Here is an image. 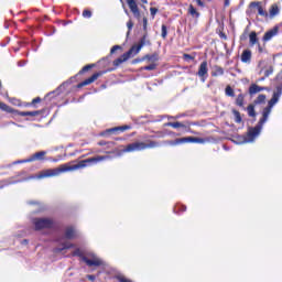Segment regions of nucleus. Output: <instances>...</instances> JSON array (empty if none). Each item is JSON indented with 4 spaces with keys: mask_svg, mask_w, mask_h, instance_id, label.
Returning a JSON list of instances; mask_svg holds the SVG:
<instances>
[{
    "mask_svg": "<svg viewBox=\"0 0 282 282\" xmlns=\"http://www.w3.org/2000/svg\"><path fill=\"white\" fill-rule=\"evenodd\" d=\"M149 21L147 20V18H143V30L147 31V25H148Z\"/></svg>",
    "mask_w": 282,
    "mask_h": 282,
    "instance_id": "47",
    "label": "nucleus"
},
{
    "mask_svg": "<svg viewBox=\"0 0 282 282\" xmlns=\"http://www.w3.org/2000/svg\"><path fill=\"white\" fill-rule=\"evenodd\" d=\"M247 111H248V116H250V118H254V116H257V112L254 111V105H249L247 107Z\"/></svg>",
    "mask_w": 282,
    "mask_h": 282,
    "instance_id": "29",
    "label": "nucleus"
},
{
    "mask_svg": "<svg viewBox=\"0 0 282 282\" xmlns=\"http://www.w3.org/2000/svg\"><path fill=\"white\" fill-rule=\"evenodd\" d=\"M246 99V96L243 94H239L236 98V105L238 107H243V100Z\"/></svg>",
    "mask_w": 282,
    "mask_h": 282,
    "instance_id": "27",
    "label": "nucleus"
},
{
    "mask_svg": "<svg viewBox=\"0 0 282 282\" xmlns=\"http://www.w3.org/2000/svg\"><path fill=\"white\" fill-rule=\"evenodd\" d=\"M155 67H158V66L152 63L148 66H144L143 69H145L147 72H153V69H155Z\"/></svg>",
    "mask_w": 282,
    "mask_h": 282,
    "instance_id": "38",
    "label": "nucleus"
},
{
    "mask_svg": "<svg viewBox=\"0 0 282 282\" xmlns=\"http://www.w3.org/2000/svg\"><path fill=\"white\" fill-rule=\"evenodd\" d=\"M37 102H41V97H36L32 100V105H36Z\"/></svg>",
    "mask_w": 282,
    "mask_h": 282,
    "instance_id": "46",
    "label": "nucleus"
},
{
    "mask_svg": "<svg viewBox=\"0 0 282 282\" xmlns=\"http://www.w3.org/2000/svg\"><path fill=\"white\" fill-rule=\"evenodd\" d=\"M250 7L256 8L260 17H264L265 19H268V11L263 9V7L261 6V2H251Z\"/></svg>",
    "mask_w": 282,
    "mask_h": 282,
    "instance_id": "15",
    "label": "nucleus"
},
{
    "mask_svg": "<svg viewBox=\"0 0 282 282\" xmlns=\"http://www.w3.org/2000/svg\"><path fill=\"white\" fill-rule=\"evenodd\" d=\"M188 14H191V17H193L194 19H199V12L197 11V9H195L193 4H189L188 7Z\"/></svg>",
    "mask_w": 282,
    "mask_h": 282,
    "instance_id": "22",
    "label": "nucleus"
},
{
    "mask_svg": "<svg viewBox=\"0 0 282 282\" xmlns=\"http://www.w3.org/2000/svg\"><path fill=\"white\" fill-rule=\"evenodd\" d=\"M83 17H84L85 19H91V11H89V10H84V11H83Z\"/></svg>",
    "mask_w": 282,
    "mask_h": 282,
    "instance_id": "39",
    "label": "nucleus"
},
{
    "mask_svg": "<svg viewBox=\"0 0 282 282\" xmlns=\"http://www.w3.org/2000/svg\"><path fill=\"white\" fill-rule=\"evenodd\" d=\"M88 281H96V275H87Z\"/></svg>",
    "mask_w": 282,
    "mask_h": 282,
    "instance_id": "50",
    "label": "nucleus"
},
{
    "mask_svg": "<svg viewBox=\"0 0 282 282\" xmlns=\"http://www.w3.org/2000/svg\"><path fill=\"white\" fill-rule=\"evenodd\" d=\"M270 17H276V14H279V7L276 4H273L271 8H270Z\"/></svg>",
    "mask_w": 282,
    "mask_h": 282,
    "instance_id": "30",
    "label": "nucleus"
},
{
    "mask_svg": "<svg viewBox=\"0 0 282 282\" xmlns=\"http://www.w3.org/2000/svg\"><path fill=\"white\" fill-rule=\"evenodd\" d=\"M33 225L35 230H45V228H52L54 226V220L50 218H34Z\"/></svg>",
    "mask_w": 282,
    "mask_h": 282,
    "instance_id": "5",
    "label": "nucleus"
},
{
    "mask_svg": "<svg viewBox=\"0 0 282 282\" xmlns=\"http://www.w3.org/2000/svg\"><path fill=\"white\" fill-rule=\"evenodd\" d=\"M265 99H267L265 95H259V96L254 99L253 105H264Z\"/></svg>",
    "mask_w": 282,
    "mask_h": 282,
    "instance_id": "26",
    "label": "nucleus"
},
{
    "mask_svg": "<svg viewBox=\"0 0 282 282\" xmlns=\"http://www.w3.org/2000/svg\"><path fill=\"white\" fill-rule=\"evenodd\" d=\"M115 144H116L115 142H107V141H99L98 142L99 147H107L108 145V149H111V147H113Z\"/></svg>",
    "mask_w": 282,
    "mask_h": 282,
    "instance_id": "34",
    "label": "nucleus"
},
{
    "mask_svg": "<svg viewBox=\"0 0 282 282\" xmlns=\"http://www.w3.org/2000/svg\"><path fill=\"white\" fill-rule=\"evenodd\" d=\"M142 61H149L150 63H156V61H160V55H158V53H154L152 55H144L142 57Z\"/></svg>",
    "mask_w": 282,
    "mask_h": 282,
    "instance_id": "19",
    "label": "nucleus"
},
{
    "mask_svg": "<svg viewBox=\"0 0 282 282\" xmlns=\"http://www.w3.org/2000/svg\"><path fill=\"white\" fill-rule=\"evenodd\" d=\"M165 127H172L173 129H180V128H184L186 126H184V123L176 121V122H167L165 123Z\"/></svg>",
    "mask_w": 282,
    "mask_h": 282,
    "instance_id": "25",
    "label": "nucleus"
},
{
    "mask_svg": "<svg viewBox=\"0 0 282 282\" xmlns=\"http://www.w3.org/2000/svg\"><path fill=\"white\" fill-rule=\"evenodd\" d=\"M10 184H17V181H12V178L0 181V188H4V186H10Z\"/></svg>",
    "mask_w": 282,
    "mask_h": 282,
    "instance_id": "28",
    "label": "nucleus"
},
{
    "mask_svg": "<svg viewBox=\"0 0 282 282\" xmlns=\"http://www.w3.org/2000/svg\"><path fill=\"white\" fill-rule=\"evenodd\" d=\"M87 166H89V164L87 163V159H86V160L79 161L75 165L68 166L66 164H63L56 169L43 170L36 176H29L28 180H45V177H56L61 175V173H67V171H78V169H85Z\"/></svg>",
    "mask_w": 282,
    "mask_h": 282,
    "instance_id": "2",
    "label": "nucleus"
},
{
    "mask_svg": "<svg viewBox=\"0 0 282 282\" xmlns=\"http://www.w3.org/2000/svg\"><path fill=\"white\" fill-rule=\"evenodd\" d=\"M213 76H224V68H221L220 66H216Z\"/></svg>",
    "mask_w": 282,
    "mask_h": 282,
    "instance_id": "33",
    "label": "nucleus"
},
{
    "mask_svg": "<svg viewBox=\"0 0 282 282\" xmlns=\"http://www.w3.org/2000/svg\"><path fill=\"white\" fill-rule=\"evenodd\" d=\"M127 28H128V30H129V31H128V34H129V33L131 32V30H133V21H131V20L128 21V22H127Z\"/></svg>",
    "mask_w": 282,
    "mask_h": 282,
    "instance_id": "41",
    "label": "nucleus"
},
{
    "mask_svg": "<svg viewBox=\"0 0 282 282\" xmlns=\"http://www.w3.org/2000/svg\"><path fill=\"white\" fill-rule=\"evenodd\" d=\"M232 113L235 116V122H237L238 124L241 123V113L237 110H232Z\"/></svg>",
    "mask_w": 282,
    "mask_h": 282,
    "instance_id": "32",
    "label": "nucleus"
},
{
    "mask_svg": "<svg viewBox=\"0 0 282 282\" xmlns=\"http://www.w3.org/2000/svg\"><path fill=\"white\" fill-rule=\"evenodd\" d=\"M73 257H80V249H76V250L73 252Z\"/></svg>",
    "mask_w": 282,
    "mask_h": 282,
    "instance_id": "44",
    "label": "nucleus"
},
{
    "mask_svg": "<svg viewBox=\"0 0 282 282\" xmlns=\"http://www.w3.org/2000/svg\"><path fill=\"white\" fill-rule=\"evenodd\" d=\"M1 111H6L7 113H14L12 107L8 106L6 102L0 101Z\"/></svg>",
    "mask_w": 282,
    "mask_h": 282,
    "instance_id": "24",
    "label": "nucleus"
},
{
    "mask_svg": "<svg viewBox=\"0 0 282 282\" xmlns=\"http://www.w3.org/2000/svg\"><path fill=\"white\" fill-rule=\"evenodd\" d=\"M133 56H135L131 50H129L128 52L123 53L119 58L115 59L112 62L113 67H120V65H122V63H127L128 59L133 58Z\"/></svg>",
    "mask_w": 282,
    "mask_h": 282,
    "instance_id": "8",
    "label": "nucleus"
},
{
    "mask_svg": "<svg viewBox=\"0 0 282 282\" xmlns=\"http://www.w3.org/2000/svg\"><path fill=\"white\" fill-rule=\"evenodd\" d=\"M261 91H268V87L259 86L257 84H251L249 86V96H257V94H261Z\"/></svg>",
    "mask_w": 282,
    "mask_h": 282,
    "instance_id": "10",
    "label": "nucleus"
},
{
    "mask_svg": "<svg viewBox=\"0 0 282 282\" xmlns=\"http://www.w3.org/2000/svg\"><path fill=\"white\" fill-rule=\"evenodd\" d=\"M144 45H151V41L147 37V34H144L138 42V44H134L130 47V52L138 56L140 54V51L144 47Z\"/></svg>",
    "mask_w": 282,
    "mask_h": 282,
    "instance_id": "6",
    "label": "nucleus"
},
{
    "mask_svg": "<svg viewBox=\"0 0 282 282\" xmlns=\"http://www.w3.org/2000/svg\"><path fill=\"white\" fill-rule=\"evenodd\" d=\"M197 76H199V78H202L203 83L206 80L204 78V76H208V62H203L199 65L198 72H197Z\"/></svg>",
    "mask_w": 282,
    "mask_h": 282,
    "instance_id": "11",
    "label": "nucleus"
},
{
    "mask_svg": "<svg viewBox=\"0 0 282 282\" xmlns=\"http://www.w3.org/2000/svg\"><path fill=\"white\" fill-rule=\"evenodd\" d=\"M142 1V3H148V1L147 0H141Z\"/></svg>",
    "mask_w": 282,
    "mask_h": 282,
    "instance_id": "53",
    "label": "nucleus"
},
{
    "mask_svg": "<svg viewBox=\"0 0 282 282\" xmlns=\"http://www.w3.org/2000/svg\"><path fill=\"white\" fill-rule=\"evenodd\" d=\"M225 94H226V96H229V97H231V98H235V90H234L232 87H230V86H227V87H226Z\"/></svg>",
    "mask_w": 282,
    "mask_h": 282,
    "instance_id": "31",
    "label": "nucleus"
},
{
    "mask_svg": "<svg viewBox=\"0 0 282 282\" xmlns=\"http://www.w3.org/2000/svg\"><path fill=\"white\" fill-rule=\"evenodd\" d=\"M107 153H117L118 156H121V155H122V153H120V151H118V150H113V151L107 152Z\"/></svg>",
    "mask_w": 282,
    "mask_h": 282,
    "instance_id": "51",
    "label": "nucleus"
},
{
    "mask_svg": "<svg viewBox=\"0 0 282 282\" xmlns=\"http://www.w3.org/2000/svg\"><path fill=\"white\" fill-rule=\"evenodd\" d=\"M150 12L152 17H155L158 14V9L155 8H150Z\"/></svg>",
    "mask_w": 282,
    "mask_h": 282,
    "instance_id": "43",
    "label": "nucleus"
},
{
    "mask_svg": "<svg viewBox=\"0 0 282 282\" xmlns=\"http://www.w3.org/2000/svg\"><path fill=\"white\" fill-rule=\"evenodd\" d=\"M249 43L251 46L257 45V43H259V37H257V32L252 31L249 34Z\"/></svg>",
    "mask_w": 282,
    "mask_h": 282,
    "instance_id": "21",
    "label": "nucleus"
},
{
    "mask_svg": "<svg viewBox=\"0 0 282 282\" xmlns=\"http://www.w3.org/2000/svg\"><path fill=\"white\" fill-rule=\"evenodd\" d=\"M184 58L186 61H193L194 57L192 55H189V54H184Z\"/></svg>",
    "mask_w": 282,
    "mask_h": 282,
    "instance_id": "45",
    "label": "nucleus"
},
{
    "mask_svg": "<svg viewBox=\"0 0 282 282\" xmlns=\"http://www.w3.org/2000/svg\"><path fill=\"white\" fill-rule=\"evenodd\" d=\"M83 261L86 262L89 268H100V265H105V261H102V259L98 258L96 254H93L90 259L83 257Z\"/></svg>",
    "mask_w": 282,
    "mask_h": 282,
    "instance_id": "7",
    "label": "nucleus"
},
{
    "mask_svg": "<svg viewBox=\"0 0 282 282\" xmlns=\"http://www.w3.org/2000/svg\"><path fill=\"white\" fill-rule=\"evenodd\" d=\"M65 237L66 239H74V237H76V229H74V227H67L65 230Z\"/></svg>",
    "mask_w": 282,
    "mask_h": 282,
    "instance_id": "20",
    "label": "nucleus"
},
{
    "mask_svg": "<svg viewBox=\"0 0 282 282\" xmlns=\"http://www.w3.org/2000/svg\"><path fill=\"white\" fill-rule=\"evenodd\" d=\"M105 160H111L109 155H97L89 159H86L88 166L91 164H98V162H105Z\"/></svg>",
    "mask_w": 282,
    "mask_h": 282,
    "instance_id": "12",
    "label": "nucleus"
},
{
    "mask_svg": "<svg viewBox=\"0 0 282 282\" xmlns=\"http://www.w3.org/2000/svg\"><path fill=\"white\" fill-rule=\"evenodd\" d=\"M118 50H122V46H120V45L112 46L110 50V54H116V52H118Z\"/></svg>",
    "mask_w": 282,
    "mask_h": 282,
    "instance_id": "40",
    "label": "nucleus"
},
{
    "mask_svg": "<svg viewBox=\"0 0 282 282\" xmlns=\"http://www.w3.org/2000/svg\"><path fill=\"white\" fill-rule=\"evenodd\" d=\"M252 61V51L245 50L241 54V62L242 63H250Z\"/></svg>",
    "mask_w": 282,
    "mask_h": 282,
    "instance_id": "18",
    "label": "nucleus"
},
{
    "mask_svg": "<svg viewBox=\"0 0 282 282\" xmlns=\"http://www.w3.org/2000/svg\"><path fill=\"white\" fill-rule=\"evenodd\" d=\"M40 115H41V111H39V110H35V111H20V112H18V116H22V117H25V116L34 117V116H40Z\"/></svg>",
    "mask_w": 282,
    "mask_h": 282,
    "instance_id": "23",
    "label": "nucleus"
},
{
    "mask_svg": "<svg viewBox=\"0 0 282 282\" xmlns=\"http://www.w3.org/2000/svg\"><path fill=\"white\" fill-rule=\"evenodd\" d=\"M230 6V0H225V8H228Z\"/></svg>",
    "mask_w": 282,
    "mask_h": 282,
    "instance_id": "52",
    "label": "nucleus"
},
{
    "mask_svg": "<svg viewBox=\"0 0 282 282\" xmlns=\"http://www.w3.org/2000/svg\"><path fill=\"white\" fill-rule=\"evenodd\" d=\"M45 155H47V152H45V151L36 152L30 159H28L26 162H34L36 160H45Z\"/></svg>",
    "mask_w": 282,
    "mask_h": 282,
    "instance_id": "16",
    "label": "nucleus"
},
{
    "mask_svg": "<svg viewBox=\"0 0 282 282\" xmlns=\"http://www.w3.org/2000/svg\"><path fill=\"white\" fill-rule=\"evenodd\" d=\"M187 142H193L196 144H206V142H208V139L197 137H185L175 139L174 141H165L164 144H170V147H177V144H186Z\"/></svg>",
    "mask_w": 282,
    "mask_h": 282,
    "instance_id": "4",
    "label": "nucleus"
},
{
    "mask_svg": "<svg viewBox=\"0 0 282 282\" xmlns=\"http://www.w3.org/2000/svg\"><path fill=\"white\" fill-rule=\"evenodd\" d=\"M133 63H140V61H138V59H134V61H133Z\"/></svg>",
    "mask_w": 282,
    "mask_h": 282,
    "instance_id": "54",
    "label": "nucleus"
},
{
    "mask_svg": "<svg viewBox=\"0 0 282 282\" xmlns=\"http://www.w3.org/2000/svg\"><path fill=\"white\" fill-rule=\"evenodd\" d=\"M127 129H131V127L129 126H122V127H115V128H110L108 130H106L102 135H107V133H116V131H127Z\"/></svg>",
    "mask_w": 282,
    "mask_h": 282,
    "instance_id": "17",
    "label": "nucleus"
},
{
    "mask_svg": "<svg viewBox=\"0 0 282 282\" xmlns=\"http://www.w3.org/2000/svg\"><path fill=\"white\" fill-rule=\"evenodd\" d=\"M24 243H28V240H24Z\"/></svg>",
    "mask_w": 282,
    "mask_h": 282,
    "instance_id": "55",
    "label": "nucleus"
},
{
    "mask_svg": "<svg viewBox=\"0 0 282 282\" xmlns=\"http://www.w3.org/2000/svg\"><path fill=\"white\" fill-rule=\"evenodd\" d=\"M69 248H74V245L65 242L62 248L57 249V252H62V250H69Z\"/></svg>",
    "mask_w": 282,
    "mask_h": 282,
    "instance_id": "35",
    "label": "nucleus"
},
{
    "mask_svg": "<svg viewBox=\"0 0 282 282\" xmlns=\"http://www.w3.org/2000/svg\"><path fill=\"white\" fill-rule=\"evenodd\" d=\"M196 3H197V6H199V8H204V1H202V0H196Z\"/></svg>",
    "mask_w": 282,
    "mask_h": 282,
    "instance_id": "48",
    "label": "nucleus"
},
{
    "mask_svg": "<svg viewBox=\"0 0 282 282\" xmlns=\"http://www.w3.org/2000/svg\"><path fill=\"white\" fill-rule=\"evenodd\" d=\"M100 76H102V72H98L95 73L93 76H90L89 78L85 79L84 82L79 83L77 85V87L80 89L83 87H87V85H91V83H96V80H98V78H100Z\"/></svg>",
    "mask_w": 282,
    "mask_h": 282,
    "instance_id": "9",
    "label": "nucleus"
},
{
    "mask_svg": "<svg viewBox=\"0 0 282 282\" xmlns=\"http://www.w3.org/2000/svg\"><path fill=\"white\" fill-rule=\"evenodd\" d=\"M272 72H273L272 67H270L269 69H267V70L264 72L265 78H268V76H270V75L272 74Z\"/></svg>",
    "mask_w": 282,
    "mask_h": 282,
    "instance_id": "42",
    "label": "nucleus"
},
{
    "mask_svg": "<svg viewBox=\"0 0 282 282\" xmlns=\"http://www.w3.org/2000/svg\"><path fill=\"white\" fill-rule=\"evenodd\" d=\"M132 14L137 18L140 19V9L138 8V3L135 0H126Z\"/></svg>",
    "mask_w": 282,
    "mask_h": 282,
    "instance_id": "14",
    "label": "nucleus"
},
{
    "mask_svg": "<svg viewBox=\"0 0 282 282\" xmlns=\"http://www.w3.org/2000/svg\"><path fill=\"white\" fill-rule=\"evenodd\" d=\"M161 32H162V33H161L162 39H166V36H167V34H169V31H167L165 24H162V26H161Z\"/></svg>",
    "mask_w": 282,
    "mask_h": 282,
    "instance_id": "36",
    "label": "nucleus"
},
{
    "mask_svg": "<svg viewBox=\"0 0 282 282\" xmlns=\"http://www.w3.org/2000/svg\"><path fill=\"white\" fill-rule=\"evenodd\" d=\"M156 147H160V142L158 141H153V140H145V142L135 141L133 143L128 144L123 150V153H133L135 151H144L147 149H156Z\"/></svg>",
    "mask_w": 282,
    "mask_h": 282,
    "instance_id": "3",
    "label": "nucleus"
},
{
    "mask_svg": "<svg viewBox=\"0 0 282 282\" xmlns=\"http://www.w3.org/2000/svg\"><path fill=\"white\" fill-rule=\"evenodd\" d=\"M93 67H94V64H88V65H86V66H84V67L82 68V70L79 72V74H85V72H89V69H93Z\"/></svg>",
    "mask_w": 282,
    "mask_h": 282,
    "instance_id": "37",
    "label": "nucleus"
},
{
    "mask_svg": "<svg viewBox=\"0 0 282 282\" xmlns=\"http://www.w3.org/2000/svg\"><path fill=\"white\" fill-rule=\"evenodd\" d=\"M279 98H281V91L274 93L272 98L268 102V107H265L262 111V118L259 120L258 124L253 128H249L247 135L242 137V141L240 144H246L248 142H252L259 138L261 130L263 129V124L268 122V118H270V113H272V107L279 102Z\"/></svg>",
    "mask_w": 282,
    "mask_h": 282,
    "instance_id": "1",
    "label": "nucleus"
},
{
    "mask_svg": "<svg viewBox=\"0 0 282 282\" xmlns=\"http://www.w3.org/2000/svg\"><path fill=\"white\" fill-rule=\"evenodd\" d=\"M276 34H279V26H274L273 29L267 31L262 37V41L264 42L272 41V39H274Z\"/></svg>",
    "mask_w": 282,
    "mask_h": 282,
    "instance_id": "13",
    "label": "nucleus"
},
{
    "mask_svg": "<svg viewBox=\"0 0 282 282\" xmlns=\"http://www.w3.org/2000/svg\"><path fill=\"white\" fill-rule=\"evenodd\" d=\"M258 52L259 54H263V47L261 46V44H258Z\"/></svg>",
    "mask_w": 282,
    "mask_h": 282,
    "instance_id": "49",
    "label": "nucleus"
}]
</instances>
